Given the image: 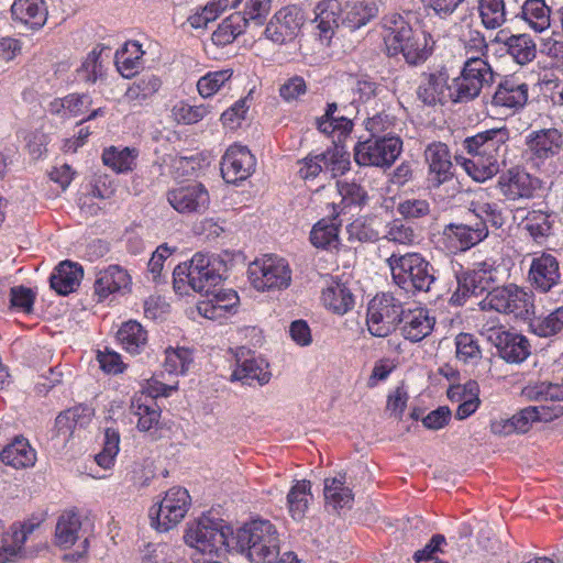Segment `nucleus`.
Segmentation results:
<instances>
[{"label": "nucleus", "instance_id": "1", "mask_svg": "<svg viewBox=\"0 0 563 563\" xmlns=\"http://www.w3.org/2000/svg\"><path fill=\"white\" fill-rule=\"evenodd\" d=\"M509 130L506 126L489 129L468 136L463 147L471 156L455 159L475 181L483 183L494 177L508 151Z\"/></svg>", "mask_w": 563, "mask_h": 563}, {"label": "nucleus", "instance_id": "2", "mask_svg": "<svg viewBox=\"0 0 563 563\" xmlns=\"http://www.w3.org/2000/svg\"><path fill=\"white\" fill-rule=\"evenodd\" d=\"M229 527L203 517L192 522L184 536L185 542L197 550L195 563H228L227 552L232 549L233 541Z\"/></svg>", "mask_w": 563, "mask_h": 563}, {"label": "nucleus", "instance_id": "3", "mask_svg": "<svg viewBox=\"0 0 563 563\" xmlns=\"http://www.w3.org/2000/svg\"><path fill=\"white\" fill-rule=\"evenodd\" d=\"M232 550L243 553L253 563H275L279 558V537L268 520H253L232 536Z\"/></svg>", "mask_w": 563, "mask_h": 563}, {"label": "nucleus", "instance_id": "4", "mask_svg": "<svg viewBox=\"0 0 563 563\" xmlns=\"http://www.w3.org/2000/svg\"><path fill=\"white\" fill-rule=\"evenodd\" d=\"M386 263L394 283L406 292H428L435 282L433 266L419 253H391Z\"/></svg>", "mask_w": 563, "mask_h": 563}, {"label": "nucleus", "instance_id": "5", "mask_svg": "<svg viewBox=\"0 0 563 563\" xmlns=\"http://www.w3.org/2000/svg\"><path fill=\"white\" fill-rule=\"evenodd\" d=\"M405 311L401 300L393 292L377 294L367 307L369 333L377 338L388 336L401 323Z\"/></svg>", "mask_w": 563, "mask_h": 563}, {"label": "nucleus", "instance_id": "6", "mask_svg": "<svg viewBox=\"0 0 563 563\" xmlns=\"http://www.w3.org/2000/svg\"><path fill=\"white\" fill-rule=\"evenodd\" d=\"M252 286L258 291L283 290L291 284L288 262L276 255H264L253 261L247 268Z\"/></svg>", "mask_w": 563, "mask_h": 563}, {"label": "nucleus", "instance_id": "7", "mask_svg": "<svg viewBox=\"0 0 563 563\" xmlns=\"http://www.w3.org/2000/svg\"><path fill=\"white\" fill-rule=\"evenodd\" d=\"M483 310L527 318L534 308L532 294L515 284L495 287L481 301Z\"/></svg>", "mask_w": 563, "mask_h": 563}, {"label": "nucleus", "instance_id": "8", "mask_svg": "<svg viewBox=\"0 0 563 563\" xmlns=\"http://www.w3.org/2000/svg\"><path fill=\"white\" fill-rule=\"evenodd\" d=\"M402 151L398 136L371 137L354 147V161L360 166L390 167Z\"/></svg>", "mask_w": 563, "mask_h": 563}, {"label": "nucleus", "instance_id": "9", "mask_svg": "<svg viewBox=\"0 0 563 563\" xmlns=\"http://www.w3.org/2000/svg\"><path fill=\"white\" fill-rule=\"evenodd\" d=\"M190 506V496L183 487L170 488L162 501L151 508L150 517L156 521V528L168 531L180 522Z\"/></svg>", "mask_w": 563, "mask_h": 563}, {"label": "nucleus", "instance_id": "10", "mask_svg": "<svg viewBox=\"0 0 563 563\" xmlns=\"http://www.w3.org/2000/svg\"><path fill=\"white\" fill-rule=\"evenodd\" d=\"M526 154L534 166H541L563 152V133L556 128L529 132L525 139Z\"/></svg>", "mask_w": 563, "mask_h": 563}, {"label": "nucleus", "instance_id": "11", "mask_svg": "<svg viewBox=\"0 0 563 563\" xmlns=\"http://www.w3.org/2000/svg\"><path fill=\"white\" fill-rule=\"evenodd\" d=\"M486 335L497 349L498 356L508 364H521L531 354L529 340L520 333L493 327L486 330Z\"/></svg>", "mask_w": 563, "mask_h": 563}, {"label": "nucleus", "instance_id": "12", "mask_svg": "<svg viewBox=\"0 0 563 563\" xmlns=\"http://www.w3.org/2000/svg\"><path fill=\"white\" fill-rule=\"evenodd\" d=\"M528 282L538 292H550L562 282L559 260L548 252L534 254L528 271Z\"/></svg>", "mask_w": 563, "mask_h": 563}, {"label": "nucleus", "instance_id": "13", "mask_svg": "<svg viewBox=\"0 0 563 563\" xmlns=\"http://www.w3.org/2000/svg\"><path fill=\"white\" fill-rule=\"evenodd\" d=\"M168 203L179 213H205L210 205V196L201 183L179 185L167 191Z\"/></svg>", "mask_w": 563, "mask_h": 563}, {"label": "nucleus", "instance_id": "14", "mask_svg": "<svg viewBox=\"0 0 563 563\" xmlns=\"http://www.w3.org/2000/svg\"><path fill=\"white\" fill-rule=\"evenodd\" d=\"M303 22L305 16L301 9L296 5H287L273 15L264 33L272 42L283 45L297 37Z\"/></svg>", "mask_w": 563, "mask_h": 563}, {"label": "nucleus", "instance_id": "15", "mask_svg": "<svg viewBox=\"0 0 563 563\" xmlns=\"http://www.w3.org/2000/svg\"><path fill=\"white\" fill-rule=\"evenodd\" d=\"M498 267L496 262L487 258L473 264V268L457 277V292L462 296H479L489 291L497 282Z\"/></svg>", "mask_w": 563, "mask_h": 563}, {"label": "nucleus", "instance_id": "16", "mask_svg": "<svg viewBox=\"0 0 563 563\" xmlns=\"http://www.w3.org/2000/svg\"><path fill=\"white\" fill-rule=\"evenodd\" d=\"M256 159L246 146H230L220 163L222 178L228 184L247 179L254 172Z\"/></svg>", "mask_w": 563, "mask_h": 563}, {"label": "nucleus", "instance_id": "17", "mask_svg": "<svg viewBox=\"0 0 563 563\" xmlns=\"http://www.w3.org/2000/svg\"><path fill=\"white\" fill-rule=\"evenodd\" d=\"M539 178L531 176L525 169L512 167L498 177L497 186L501 195L511 201L532 198L540 188Z\"/></svg>", "mask_w": 563, "mask_h": 563}, {"label": "nucleus", "instance_id": "18", "mask_svg": "<svg viewBox=\"0 0 563 563\" xmlns=\"http://www.w3.org/2000/svg\"><path fill=\"white\" fill-rule=\"evenodd\" d=\"M428 181L433 188L450 181L454 176L451 152L445 143L432 142L424 150Z\"/></svg>", "mask_w": 563, "mask_h": 563}, {"label": "nucleus", "instance_id": "19", "mask_svg": "<svg viewBox=\"0 0 563 563\" xmlns=\"http://www.w3.org/2000/svg\"><path fill=\"white\" fill-rule=\"evenodd\" d=\"M417 97L424 104L433 107L451 101V85L444 68L423 71L420 75Z\"/></svg>", "mask_w": 563, "mask_h": 563}, {"label": "nucleus", "instance_id": "20", "mask_svg": "<svg viewBox=\"0 0 563 563\" xmlns=\"http://www.w3.org/2000/svg\"><path fill=\"white\" fill-rule=\"evenodd\" d=\"M239 303V296L232 289H212L197 305L200 316L209 320H221L228 317Z\"/></svg>", "mask_w": 563, "mask_h": 563}, {"label": "nucleus", "instance_id": "21", "mask_svg": "<svg viewBox=\"0 0 563 563\" xmlns=\"http://www.w3.org/2000/svg\"><path fill=\"white\" fill-rule=\"evenodd\" d=\"M245 353L250 354V351L241 347L236 354V368L232 373V380H239L249 386H253L255 383L260 386L267 384L272 376L268 364L263 358L255 356L242 360Z\"/></svg>", "mask_w": 563, "mask_h": 563}, {"label": "nucleus", "instance_id": "22", "mask_svg": "<svg viewBox=\"0 0 563 563\" xmlns=\"http://www.w3.org/2000/svg\"><path fill=\"white\" fill-rule=\"evenodd\" d=\"M528 98V84L516 77H508L498 84L492 98V106L517 111L526 106Z\"/></svg>", "mask_w": 563, "mask_h": 563}, {"label": "nucleus", "instance_id": "23", "mask_svg": "<svg viewBox=\"0 0 563 563\" xmlns=\"http://www.w3.org/2000/svg\"><path fill=\"white\" fill-rule=\"evenodd\" d=\"M410 15V12L406 15L394 12L383 18V26L387 31L385 42L390 55L399 54L408 38L416 34V29L409 22Z\"/></svg>", "mask_w": 563, "mask_h": 563}, {"label": "nucleus", "instance_id": "24", "mask_svg": "<svg viewBox=\"0 0 563 563\" xmlns=\"http://www.w3.org/2000/svg\"><path fill=\"white\" fill-rule=\"evenodd\" d=\"M12 20L31 31L41 30L47 21L44 0H14L10 7Z\"/></svg>", "mask_w": 563, "mask_h": 563}, {"label": "nucleus", "instance_id": "25", "mask_svg": "<svg viewBox=\"0 0 563 563\" xmlns=\"http://www.w3.org/2000/svg\"><path fill=\"white\" fill-rule=\"evenodd\" d=\"M444 235L449 239H455L462 251L472 249L481 243L488 235V227L484 221L476 220L474 216L464 222L450 223L445 225Z\"/></svg>", "mask_w": 563, "mask_h": 563}, {"label": "nucleus", "instance_id": "26", "mask_svg": "<svg viewBox=\"0 0 563 563\" xmlns=\"http://www.w3.org/2000/svg\"><path fill=\"white\" fill-rule=\"evenodd\" d=\"M222 282V276L211 265L208 255L197 253L191 258L190 288L196 292L208 294Z\"/></svg>", "mask_w": 563, "mask_h": 563}, {"label": "nucleus", "instance_id": "27", "mask_svg": "<svg viewBox=\"0 0 563 563\" xmlns=\"http://www.w3.org/2000/svg\"><path fill=\"white\" fill-rule=\"evenodd\" d=\"M131 410L139 417L137 429L142 432H156L159 429L161 408L155 396L147 393L135 395Z\"/></svg>", "mask_w": 563, "mask_h": 563}, {"label": "nucleus", "instance_id": "28", "mask_svg": "<svg viewBox=\"0 0 563 563\" xmlns=\"http://www.w3.org/2000/svg\"><path fill=\"white\" fill-rule=\"evenodd\" d=\"M401 333L406 340L420 342L428 336L434 327L435 319L424 308L406 310L401 320Z\"/></svg>", "mask_w": 563, "mask_h": 563}, {"label": "nucleus", "instance_id": "29", "mask_svg": "<svg viewBox=\"0 0 563 563\" xmlns=\"http://www.w3.org/2000/svg\"><path fill=\"white\" fill-rule=\"evenodd\" d=\"M82 276L84 269L78 263L64 261L52 273L49 285L58 295L67 296L79 287Z\"/></svg>", "mask_w": 563, "mask_h": 563}, {"label": "nucleus", "instance_id": "30", "mask_svg": "<svg viewBox=\"0 0 563 563\" xmlns=\"http://www.w3.org/2000/svg\"><path fill=\"white\" fill-rule=\"evenodd\" d=\"M131 277L128 272L119 265H110L100 271L95 282V294L99 300H103L111 294L129 288Z\"/></svg>", "mask_w": 563, "mask_h": 563}, {"label": "nucleus", "instance_id": "31", "mask_svg": "<svg viewBox=\"0 0 563 563\" xmlns=\"http://www.w3.org/2000/svg\"><path fill=\"white\" fill-rule=\"evenodd\" d=\"M314 13L319 37L329 42L339 26L341 4L338 0H321L316 5Z\"/></svg>", "mask_w": 563, "mask_h": 563}, {"label": "nucleus", "instance_id": "32", "mask_svg": "<svg viewBox=\"0 0 563 563\" xmlns=\"http://www.w3.org/2000/svg\"><path fill=\"white\" fill-rule=\"evenodd\" d=\"M0 460L16 470L26 468L35 464L36 453L26 439L15 438L2 449Z\"/></svg>", "mask_w": 563, "mask_h": 563}, {"label": "nucleus", "instance_id": "33", "mask_svg": "<svg viewBox=\"0 0 563 563\" xmlns=\"http://www.w3.org/2000/svg\"><path fill=\"white\" fill-rule=\"evenodd\" d=\"M345 484V473H340L338 477L327 478L324 481L323 494L328 505H331L335 509L352 506L354 494Z\"/></svg>", "mask_w": 563, "mask_h": 563}, {"label": "nucleus", "instance_id": "34", "mask_svg": "<svg viewBox=\"0 0 563 563\" xmlns=\"http://www.w3.org/2000/svg\"><path fill=\"white\" fill-rule=\"evenodd\" d=\"M161 85V79L156 75H143L129 86L124 99L133 106H141L158 91Z\"/></svg>", "mask_w": 563, "mask_h": 563}, {"label": "nucleus", "instance_id": "35", "mask_svg": "<svg viewBox=\"0 0 563 563\" xmlns=\"http://www.w3.org/2000/svg\"><path fill=\"white\" fill-rule=\"evenodd\" d=\"M139 155L136 148L110 146L103 150L102 163L115 173L132 172Z\"/></svg>", "mask_w": 563, "mask_h": 563}, {"label": "nucleus", "instance_id": "36", "mask_svg": "<svg viewBox=\"0 0 563 563\" xmlns=\"http://www.w3.org/2000/svg\"><path fill=\"white\" fill-rule=\"evenodd\" d=\"M123 349L131 354H139L147 343V332L134 320L124 322L117 333Z\"/></svg>", "mask_w": 563, "mask_h": 563}, {"label": "nucleus", "instance_id": "37", "mask_svg": "<svg viewBox=\"0 0 563 563\" xmlns=\"http://www.w3.org/2000/svg\"><path fill=\"white\" fill-rule=\"evenodd\" d=\"M430 38L429 33L420 27H416V34L408 38V42L404 44V48L400 52L405 60L410 65H418L427 60L431 54Z\"/></svg>", "mask_w": 563, "mask_h": 563}, {"label": "nucleus", "instance_id": "38", "mask_svg": "<svg viewBox=\"0 0 563 563\" xmlns=\"http://www.w3.org/2000/svg\"><path fill=\"white\" fill-rule=\"evenodd\" d=\"M231 8L238 9L244 18L245 24L254 23L261 26L265 23L272 9V0H232Z\"/></svg>", "mask_w": 563, "mask_h": 563}, {"label": "nucleus", "instance_id": "39", "mask_svg": "<svg viewBox=\"0 0 563 563\" xmlns=\"http://www.w3.org/2000/svg\"><path fill=\"white\" fill-rule=\"evenodd\" d=\"M529 328L540 338L554 336L563 331V306L544 316L534 317Z\"/></svg>", "mask_w": 563, "mask_h": 563}, {"label": "nucleus", "instance_id": "40", "mask_svg": "<svg viewBox=\"0 0 563 563\" xmlns=\"http://www.w3.org/2000/svg\"><path fill=\"white\" fill-rule=\"evenodd\" d=\"M550 13L544 0H527L521 8V18L536 32H542L550 26Z\"/></svg>", "mask_w": 563, "mask_h": 563}, {"label": "nucleus", "instance_id": "41", "mask_svg": "<svg viewBox=\"0 0 563 563\" xmlns=\"http://www.w3.org/2000/svg\"><path fill=\"white\" fill-rule=\"evenodd\" d=\"M246 27L244 18L240 13L233 12L212 33V41L218 46H225L243 34Z\"/></svg>", "mask_w": 563, "mask_h": 563}, {"label": "nucleus", "instance_id": "42", "mask_svg": "<svg viewBox=\"0 0 563 563\" xmlns=\"http://www.w3.org/2000/svg\"><path fill=\"white\" fill-rule=\"evenodd\" d=\"M507 53L519 65H527L536 58L537 46L528 34L510 35L507 41Z\"/></svg>", "mask_w": 563, "mask_h": 563}, {"label": "nucleus", "instance_id": "43", "mask_svg": "<svg viewBox=\"0 0 563 563\" xmlns=\"http://www.w3.org/2000/svg\"><path fill=\"white\" fill-rule=\"evenodd\" d=\"M552 229L551 216L543 211H530L523 220V230L539 244H542L552 234Z\"/></svg>", "mask_w": 563, "mask_h": 563}, {"label": "nucleus", "instance_id": "44", "mask_svg": "<svg viewBox=\"0 0 563 563\" xmlns=\"http://www.w3.org/2000/svg\"><path fill=\"white\" fill-rule=\"evenodd\" d=\"M81 521L77 514L71 511L63 514L56 525V544L65 549L71 547L78 539Z\"/></svg>", "mask_w": 563, "mask_h": 563}, {"label": "nucleus", "instance_id": "45", "mask_svg": "<svg viewBox=\"0 0 563 563\" xmlns=\"http://www.w3.org/2000/svg\"><path fill=\"white\" fill-rule=\"evenodd\" d=\"M321 300L329 310L338 314L347 312L354 303L350 290L340 284L325 288L322 291Z\"/></svg>", "mask_w": 563, "mask_h": 563}, {"label": "nucleus", "instance_id": "46", "mask_svg": "<svg viewBox=\"0 0 563 563\" xmlns=\"http://www.w3.org/2000/svg\"><path fill=\"white\" fill-rule=\"evenodd\" d=\"M484 87L470 79L463 73L452 80L451 84V101L453 103H467L476 99Z\"/></svg>", "mask_w": 563, "mask_h": 563}, {"label": "nucleus", "instance_id": "47", "mask_svg": "<svg viewBox=\"0 0 563 563\" xmlns=\"http://www.w3.org/2000/svg\"><path fill=\"white\" fill-rule=\"evenodd\" d=\"M310 488L309 481H297L287 495L289 512L295 520H300L305 517Z\"/></svg>", "mask_w": 563, "mask_h": 563}, {"label": "nucleus", "instance_id": "48", "mask_svg": "<svg viewBox=\"0 0 563 563\" xmlns=\"http://www.w3.org/2000/svg\"><path fill=\"white\" fill-rule=\"evenodd\" d=\"M461 73L470 79L476 80L482 87L490 85L494 81V71L486 58L479 56H470L464 62Z\"/></svg>", "mask_w": 563, "mask_h": 563}, {"label": "nucleus", "instance_id": "49", "mask_svg": "<svg viewBox=\"0 0 563 563\" xmlns=\"http://www.w3.org/2000/svg\"><path fill=\"white\" fill-rule=\"evenodd\" d=\"M459 38L465 51V54L468 57H486L488 52V44L485 40L484 34L479 30L474 29L471 24H466L465 26L462 27Z\"/></svg>", "mask_w": 563, "mask_h": 563}, {"label": "nucleus", "instance_id": "50", "mask_svg": "<svg viewBox=\"0 0 563 563\" xmlns=\"http://www.w3.org/2000/svg\"><path fill=\"white\" fill-rule=\"evenodd\" d=\"M478 9L482 23L488 30H495L506 22L504 0H479Z\"/></svg>", "mask_w": 563, "mask_h": 563}, {"label": "nucleus", "instance_id": "51", "mask_svg": "<svg viewBox=\"0 0 563 563\" xmlns=\"http://www.w3.org/2000/svg\"><path fill=\"white\" fill-rule=\"evenodd\" d=\"M310 241L316 247L327 249L339 243V227L332 221L322 219L310 232Z\"/></svg>", "mask_w": 563, "mask_h": 563}, {"label": "nucleus", "instance_id": "52", "mask_svg": "<svg viewBox=\"0 0 563 563\" xmlns=\"http://www.w3.org/2000/svg\"><path fill=\"white\" fill-rule=\"evenodd\" d=\"M209 112V106H190L184 101L177 102L172 108V117L179 124H195L201 121Z\"/></svg>", "mask_w": 563, "mask_h": 563}, {"label": "nucleus", "instance_id": "53", "mask_svg": "<svg viewBox=\"0 0 563 563\" xmlns=\"http://www.w3.org/2000/svg\"><path fill=\"white\" fill-rule=\"evenodd\" d=\"M144 52L137 42H129L119 57L117 65L119 71L126 78L132 77L140 66V59Z\"/></svg>", "mask_w": 563, "mask_h": 563}, {"label": "nucleus", "instance_id": "54", "mask_svg": "<svg viewBox=\"0 0 563 563\" xmlns=\"http://www.w3.org/2000/svg\"><path fill=\"white\" fill-rule=\"evenodd\" d=\"M231 69L210 71L202 76L197 82V89L202 98H209L220 90L232 77Z\"/></svg>", "mask_w": 563, "mask_h": 563}, {"label": "nucleus", "instance_id": "55", "mask_svg": "<svg viewBox=\"0 0 563 563\" xmlns=\"http://www.w3.org/2000/svg\"><path fill=\"white\" fill-rule=\"evenodd\" d=\"M119 432L112 428L106 429L103 449L95 456L97 464L104 470H109L114 464V459L119 452Z\"/></svg>", "mask_w": 563, "mask_h": 563}, {"label": "nucleus", "instance_id": "56", "mask_svg": "<svg viewBox=\"0 0 563 563\" xmlns=\"http://www.w3.org/2000/svg\"><path fill=\"white\" fill-rule=\"evenodd\" d=\"M456 357L464 363H473L481 358L482 351L477 340L471 333H460L455 338Z\"/></svg>", "mask_w": 563, "mask_h": 563}, {"label": "nucleus", "instance_id": "57", "mask_svg": "<svg viewBox=\"0 0 563 563\" xmlns=\"http://www.w3.org/2000/svg\"><path fill=\"white\" fill-rule=\"evenodd\" d=\"M92 103V99L90 96L82 93H71L63 98L59 102H53L52 108L53 111L57 113L60 111V108L67 111L70 115L76 117L87 112Z\"/></svg>", "mask_w": 563, "mask_h": 563}, {"label": "nucleus", "instance_id": "58", "mask_svg": "<svg viewBox=\"0 0 563 563\" xmlns=\"http://www.w3.org/2000/svg\"><path fill=\"white\" fill-rule=\"evenodd\" d=\"M165 355L164 368L169 374H185L192 362L190 351L184 347L167 349Z\"/></svg>", "mask_w": 563, "mask_h": 563}, {"label": "nucleus", "instance_id": "59", "mask_svg": "<svg viewBox=\"0 0 563 563\" xmlns=\"http://www.w3.org/2000/svg\"><path fill=\"white\" fill-rule=\"evenodd\" d=\"M229 7H231L230 0H211L202 8L200 13L190 16L189 22L196 29L207 26L209 22L214 21Z\"/></svg>", "mask_w": 563, "mask_h": 563}, {"label": "nucleus", "instance_id": "60", "mask_svg": "<svg viewBox=\"0 0 563 563\" xmlns=\"http://www.w3.org/2000/svg\"><path fill=\"white\" fill-rule=\"evenodd\" d=\"M338 188L346 205L363 206L368 199L367 191L354 181H338Z\"/></svg>", "mask_w": 563, "mask_h": 563}, {"label": "nucleus", "instance_id": "61", "mask_svg": "<svg viewBox=\"0 0 563 563\" xmlns=\"http://www.w3.org/2000/svg\"><path fill=\"white\" fill-rule=\"evenodd\" d=\"M101 52H97V49L91 51L86 59L82 62L80 68L77 70L80 79L86 82L93 84L97 81L98 77L102 74V65L100 62Z\"/></svg>", "mask_w": 563, "mask_h": 563}, {"label": "nucleus", "instance_id": "62", "mask_svg": "<svg viewBox=\"0 0 563 563\" xmlns=\"http://www.w3.org/2000/svg\"><path fill=\"white\" fill-rule=\"evenodd\" d=\"M378 7L375 1H363L354 4L349 13V20L354 26L361 27L377 16Z\"/></svg>", "mask_w": 563, "mask_h": 563}, {"label": "nucleus", "instance_id": "63", "mask_svg": "<svg viewBox=\"0 0 563 563\" xmlns=\"http://www.w3.org/2000/svg\"><path fill=\"white\" fill-rule=\"evenodd\" d=\"M473 216L476 218V220L484 221L486 225L489 223L496 229L501 228L505 223V217L503 214L501 208L494 202H485L478 205L476 208V213Z\"/></svg>", "mask_w": 563, "mask_h": 563}, {"label": "nucleus", "instance_id": "64", "mask_svg": "<svg viewBox=\"0 0 563 563\" xmlns=\"http://www.w3.org/2000/svg\"><path fill=\"white\" fill-rule=\"evenodd\" d=\"M397 212L406 219H419L430 212V203L426 199H406L398 203Z\"/></svg>", "mask_w": 563, "mask_h": 563}]
</instances>
